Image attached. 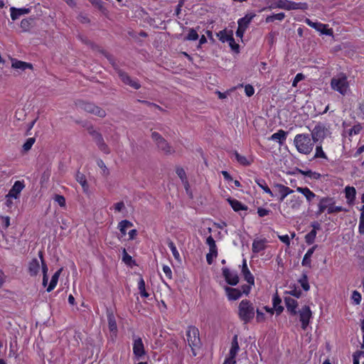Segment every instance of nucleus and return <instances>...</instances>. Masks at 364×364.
<instances>
[{
  "label": "nucleus",
  "instance_id": "1",
  "mask_svg": "<svg viewBox=\"0 0 364 364\" xmlns=\"http://www.w3.org/2000/svg\"><path fill=\"white\" fill-rule=\"evenodd\" d=\"M311 140L309 134H299L294 137V144L300 154L308 155L312 151L314 146V142Z\"/></svg>",
  "mask_w": 364,
  "mask_h": 364
},
{
  "label": "nucleus",
  "instance_id": "2",
  "mask_svg": "<svg viewBox=\"0 0 364 364\" xmlns=\"http://www.w3.org/2000/svg\"><path fill=\"white\" fill-rule=\"evenodd\" d=\"M255 309L253 304L248 299L242 300L238 306V316L240 319L247 324L254 318Z\"/></svg>",
  "mask_w": 364,
  "mask_h": 364
},
{
  "label": "nucleus",
  "instance_id": "3",
  "mask_svg": "<svg viewBox=\"0 0 364 364\" xmlns=\"http://www.w3.org/2000/svg\"><path fill=\"white\" fill-rule=\"evenodd\" d=\"M151 137L154 141L158 151L166 155H170L175 152L171 144L157 132H152Z\"/></svg>",
  "mask_w": 364,
  "mask_h": 364
},
{
  "label": "nucleus",
  "instance_id": "4",
  "mask_svg": "<svg viewBox=\"0 0 364 364\" xmlns=\"http://www.w3.org/2000/svg\"><path fill=\"white\" fill-rule=\"evenodd\" d=\"M186 337L189 346L191 348L193 355H196L195 348H200L201 343L199 337V331L195 326H188Z\"/></svg>",
  "mask_w": 364,
  "mask_h": 364
},
{
  "label": "nucleus",
  "instance_id": "5",
  "mask_svg": "<svg viewBox=\"0 0 364 364\" xmlns=\"http://www.w3.org/2000/svg\"><path fill=\"white\" fill-rule=\"evenodd\" d=\"M331 85L334 90L345 95L348 88L346 75L343 73H340L336 77L332 78Z\"/></svg>",
  "mask_w": 364,
  "mask_h": 364
},
{
  "label": "nucleus",
  "instance_id": "6",
  "mask_svg": "<svg viewBox=\"0 0 364 364\" xmlns=\"http://www.w3.org/2000/svg\"><path fill=\"white\" fill-rule=\"evenodd\" d=\"M328 132V129L322 123H318L312 130H311V139L316 144L320 141L321 143L326 138Z\"/></svg>",
  "mask_w": 364,
  "mask_h": 364
},
{
  "label": "nucleus",
  "instance_id": "7",
  "mask_svg": "<svg viewBox=\"0 0 364 364\" xmlns=\"http://www.w3.org/2000/svg\"><path fill=\"white\" fill-rule=\"evenodd\" d=\"M133 353L137 359H140L146 354L142 339L137 336L133 335Z\"/></svg>",
  "mask_w": 364,
  "mask_h": 364
},
{
  "label": "nucleus",
  "instance_id": "8",
  "mask_svg": "<svg viewBox=\"0 0 364 364\" xmlns=\"http://www.w3.org/2000/svg\"><path fill=\"white\" fill-rule=\"evenodd\" d=\"M317 199H318V210L316 213L317 216L321 215L326 210H328L331 205L336 203L335 199L328 196L322 198L317 196Z\"/></svg>",
  "mask_w": 364,
  "mask_h": 364
},
{
  "label": "nucleus",
  "instance_id": "9",
  "mask_svg": "<svg viewBox=\"0 0 364 364\" xmlns=\"http://www.w3.org/2000/svg\"><path fill=\"white\" fill-rule=\"evenodd\" d=\"M206 244L209 246V252L206 255V261L208 264H212L213 257H217L218 256V247L212 236L207 237Z\"/></svg>",
  "mask_w": 364,
  "mask_h": 364
},
{
  "label": "nucleus",
  "instance_id": "10",
  "mask_svg": "<svg viewBox=\"0 0 364 364\" xmlns=\"http://www.w3.org/2000/svg\"><path fill=\"white\" fill-rule=\"evenodd\" d=\"M299 320L301 323V328L306 330L309 324L310 318L312 316V312L309 306H304L299 311Z\"/></svg>",
  "mask_w": 364,
  "mask_h": 364
},
{
  "label": "nucleus",
  "instance_id": "11",
  "mask_svg": "<svg viewBox=\"0 0 364 364\" xmlns=\"http://www.w3.org/2000/svg\"><path fill=\"white\" fill-rule=\"evenodd\" d=\"M92 141L97 146L98 149L103 153L108 154L110 153V149L108 145L105 142V140L100 133L92 130Z\"/></svg>",
  "mask_w": 364,
  "mask_h": 364
},
{
  "label": "nucleus",
  "instance_id": "12",
  "mask_svg": "<svg viewBox=\"0 0 364 364\" xmlns=\"http://www.w3.org/2000/svg\"><path fill=\"white\" fill-rule=\"evenodd\" d=\"M274 194L279 196V201L282 202L284 198L294 192L289 187L280 183H276L274 186Z\"/></svg>",
  "mask_w": 364,
  "mask_h": 364
},
{
  "label": "nucleus",
  "instance_id": "13",
  "mask_svg": "<svg viewBox=\"0 0 364 364\" xmlns=\"http://www.w3.org/2000/svg\"><path fill=\"white\" fill-rule=\"evenodd\" d=\"M305 23L316 29L317 31H319L321 34H325L326 36L333 35L332 29L327 28V25L323 24L320 22H313L309 18H306Z\"/></svg>",
  "mask_w": 364,
  "mask_h": 364
},
{
  "label": "nucleus",
  "instance_id": "14",
  "mask_svg": "<svg viewBox=\"0 0 364 364\" xmlns=\"http://www.w3.org/2000/svg\"><path fill=\"white\" fill-rule=\"evenodd\" d=\"M223 276L224 277L225 282L231 285L235 286L239 282V277L237 272H232L228 267H223L222 269Z\"/></svg>",
  "mask_w": 364,
  "mask_h": 364
},
{
  "label": "nucleus",
  "instance_id": "15",
  "mask_svg": "<svg viewBox=\"0 0 364 364\" xmlns=\"http://www.w3.org/2000/svg\"><path fill=\"white\" fill-rule=\"evenodd\" d=\"M117 75L125 85H129L135 90H138L141 87V85L137 81L132 80L128 73L124 70H118Z\"/></svg>",
  "mask_w": 364,
  "mask_h": 364
},
{
  "label": "nucleus",
  "instance_id": "16",
  "mask_svg": "<svg viewBox=\"0 0 364 364\" xmlns=\"http://www.w3.org/2000/svg\"><path fill=\"white\" fill-rule=\"evenodd\" d=\"M284 303L287 307V311L291 315L295 316L297 314L298 311H296L298 307V302L290 296L284 297Z\"/></svg>",
  "mask_w": 364,
  "mask_h": 364
},
{
  "label": "nucleus",
  "instance_id": "17",
  "mask_svg": "<svg viewBox=\"0 0 364 364\" xmlns=\"http://www.w3.org/2000/svg\"><path fill=\"white\" fill-rule=\"evenodd\" d=\"M23 188L24 185L23 182L19 181H16L9 191V193L6 196V198H17Z\"/></svg>",
  "mask_w": 364,
  "mask_h": 364
},
{
  "label": "nucleus",
  "instance_id": "18",
  "mask_svg": "<svg viewBox=\"0 0 364 364\" xmlns=\"http://www.w3.org/2000/svg\"><path fill=\"white\" fill-rule=\"evenodd\" d=\"M10 11L11 19L15 21L18 19L21 16L29 14L31 12V9L28 8L16 9L15 7H11L10 9Z\"/></svg>",
  "mask_w": 364,
  "mask_h": 364
},
{
  "label": "nucleus",
  "instance_id": "19",
  "mask_svg": "<svg viewBox=\"0 0 364 364\" xmlns=\"http://www.w3.org/2000/svg\"><path fill=\"white\" fill-rule=\"evenodd\" d=\"M225 290L229 300H237L242 296V291L239 289L225 287Z\"/></svg>",
  "mask_w": 364,
  "mask_h": 364
},
{
  "label": "nucleus",
  "instance_id": "20",
  "mask_svg": "<svg viewBox=\"0 0 364 364\" xmlns=\"http://www.w3.org/2000/svg\"><path fill=\"white\" fill-rule=\"evenodd\" d=\"M40 264L39 261L36 258H33L28 263V272L31 277L36 276L39 272Z\"/></svg>",
  "mask_w": 364,
  "mask_h": 364
},
{
  "label": "nucleus",
  "instance_id": "21",
  "mask_svg": "<svg viewBox=\"0 0 364 364\" xmlns=\"http://www.w3.org/2000/svg\"><path fill=\"white\" fill-rule=\"evenodd\" d=\"M267 239L255 240L252 242V252L254 253H259L266 248Z\"/></svg>",
  "mask_w": 364,
  "mask_h": 364
},
{
  "label": "nucleus",
  "instance_id": "22",
  "mask_svg": "<svg viewBox=\"0 0 364 364\" xmlns=\"http://www.w3.org/2000/svg\"><path fill=\"white\" fill-rule=\"evenodd\" d=\"M296 191L302 193L305 196L309 203H310L314 198H317L318 196L314 192H312L308 187H297Z\"/></svg>",
  "mask_w": 364,
  "mask_h": 364
},
{
  "label": "nucleus",
  "instance_id": "23",
  "mask_svg": "<svg viewBox=\"0 0 364 364\" xmlns=\"http://www.w3.org/2000/svg\"><path fill=\"white\" fill-rule=\"evenodd\" d=\"M255 16V14L253 13L246 14L244 17L238 20V26L246 30Z\"/></svg>",
  "mask_w": 364,
  "mask_h": 364
},
{
  "label": "nucleus",
  "instance_id": "24",
  "mask_svg": "<svg viewBox=\"0 0 364 364\" xmlns=\"http://www.w3.org/2000/svg\"><path fill=\"white\" fill-rule=\"evenodd\" d=\"M108 327L111 332V336L112 339L117 337V326L114 316L112 314L108 315Z\"/></svg>",
  "mask_w": 364,
  "mask_h": 364
},
{
  "label": "nucleus",
  "instance_id": "25",
  "mask_svg": "<svg viewBox=\"0 0 364 364\" xmlns=\"http://www.w3.org/2000/svg\"><path fill=\"white\" fill-rule=\"evenodd\" d=\"M346 198L349 205H353L355 199L356 190L353 186H346L345 188Z\"/></svg>",
  "mask_w": 364,
  "mask_h": 364
},
{
  "label": "nucleus",
  "instance_id": "26",
  "mask_svg": "<svg viewBox=\"0 0 364 364\" xmlns=\"http://www.w3.org/2000/svg\"><path fill=\"white\" fill-rule=\"evenodd\" d=\"M228 202L235 212H238L240 210H247L248 208L247 205L242 204L240 201L235 198H230L228 199Z\"/></svg>",
  "mask_w": 364,
  "mask_h": 364
},
{
  "label": "nucleus",
  "instance_id": "27",
  "mask_svg": "<svg viewBox=\"0 0 364 364\" xmlns=\"http://www.w3.org/2000/svg\"><path fill=\"white\" fill-rule=\"evenodd\" d=\"M77 181L82 186L83 191L89 196V185L84 173L77 171L76 174Z\"/></svg>",
  "mask_w": 364,
  "mask_h": 364
},
{
  "label": "nucleus",
  "instance_id": "28",
  "mask_svg": "<svg viewBox=\"0 0 364 364\" xmlns=\"http://www.w3.org/2000/svg\"><path fill=\"white\" fill-rule=\"evenodd\" d=\"M281 304L282 299L279 296L278 294L276 293L272 298V304L277 315H280L284 311V307L281 305Z\"/></svg>",
  "mask_w": 364,
  "mask_h": 364
},
{
  "label": "nucleus",
  "instance_id": "29",
  "mask_svg": "<svg viewBox=\"0 0 364 364\" xmlns=\"http://www.w3.org/2000/svg\"><path fill=\"white\" fill-rule=\"evenodd\" d=\"M302 203V200L301 198L298 196H292L291 199L289 200L287 204L289 205L290 208L292 210H298L301 207Z\"/></svg>",
  "mask_w": 364,
  "mask_h": 364
},
{
  "label": "nucleus",
  "instance_id": "30",
  "mask_svg": "<svg viewBox=\"0 0 364 364\" xmlns=\"http://www.w3.org/2000/svg\"><path fill=\"white\" fill-rule=\"evenodd\" d=\"M317 247L318 246L316 245L308 250V251L305 254V255L303 258V260L301 262V264L303 266H306V267H311V257Z\"/></svg>",
  "mask_w": 364,
  "mask_h": 364
},
{
  "label": "nucleus",
  "instance_id": "31",
  "mask_svg": "<svg viewBox=\"0 0 364 364\" xmlns=\"http://www.w3.org/2000/svg\"><path fill=\"white\" fill-rule=\"evenodd\" d=\"M35 19L36 18L34 17H30L28 18H23L21 21V24H20V26L22 28V31L23 32L29 31L33 25Z\"/></svg>",
  "mask_w": 364,
  "mask_h": 364
},
{
  "label": "nucleus",
  "instance_id": "32",
  "mask_svg": "<svg viewBox=\"0 0 364 364\" xmlns=\"http://www.w3.org/2000/svg\"><path fill=\"white\" fill-rule=\"evenodd\" d=\"M287 133L285 131H284L282 129H280L277 132L273 134L270 136V139H272V140H278L279 143L280 144H282L283 142L287 139Z\"/></svg>",
  "mask_w": 364,
  "mask_h": 364
},
{
  "label": "nucleus",
  "instance_id": "33",
  "mask_svg": "<svg viewBox=\"0 0 364 364\" xmlns=\"http://www.w3.org/2000/svg\"><path fill=\"white\" fill-rule=\"evenodd\" d=\"M12 67L16 69L25 70L27 68L32 69L33 65L23 61L15 60L12 62Z\"/></svg>",
  "mask_w": 364,
  "mask_h": 364
},
{
  "label": "nucleus",
  "instance_id": "34",
  "mask_svg": "<svg viewBox=\"0 0 364 364\" xmlns=\"http://www.w3.org/2000/svg\"><path fill=\"white\" fill-rule=\"evenodd\" d=\"M239 350L240 346L238 343L237 335H235L232 339L231 348L230 349L229 354H230L232 356L237 355Z\"/></svg>",
  "mask_w": 364,
  "mask_h": 364
},
{
  "label": "nucleus",
  "instance_id": "35",
  "mask_svg": "<svg viewBox=\"0 0 364 364\" xmlns=\"http://www.w3.org/2000/svg\"><path fill=\"white\" fill-rule=\"evenodd\" d=\"M255 182L265 193H268L271 197L277 196V194H274L264 179L257 178L255 180Z\"/></svg>",
  "mask_w": 364,
  "mask_h": 364
},
{
  "label": "nucleus",
  "instance_id": "36",
  "mask_svg": "<svg viewBox=\"0 0 364 364\" xmlns=\"http://www.w3.org/2000/svg\"><path fill=\"white\" fill-rule=\"evenodd\" d=\"M61 269L58 270L56 272L54 273V274L52 276L51 280L50 282V284L47 288V291L50 292L54 288L56 287L58 284V281L61 272Z\"/></svg>",
  "mask_w": 364,
  "mask_h": 364
},
{
  "label": "nucleus",
  "instance_id": "37",
  "mask_svg": "<svg viewBox=\"0 0 364 364\" xmlns=\"http://www.w3.org/2000/svg\"><path fill=\"white\" fill-rule=\"evenodd\" d=\"M298 282L301 284V287L304 291H307L309 290L310 286L306 272H303L301 277L298 280Z\"/></svg>",
  "mask_w": 364,
  "mask_h": 364
},
{
  "label": "nucleus",
  "instance_id": "38",
  "mask_svg": "<svg viewBox=\"0 0 364 364\" xmlns=\"http://www.w3.org/2000/svg\"><path fill=\"white\" fill-rule=\"evenodd\" d=\"M97 51L101 52L107 58V59L109 60V63L112 65V66L113 67L117 73H118V70H122L119 68L114 58L112 55L109 54L106 51L100 50V49H97Z\"/></svg>",
  "mask_w": 364,
  "mask_h": 364
},
{
  "label": "nucleus",
  "instance_id": "39",
  "mask_svg": "<svg viewBox=\"0 0 364 364\" xmlns=\"http://www.w3.org/2000/svg\"><path fill=\"white\" fill-rule=\"evenodd\" d=\"M133 226V223L127 220H122L119 225L118 228L122 233V236H124L127 234V229Z\"/></svg>",
  "mask_w": 364,
  "mask_h": 364
},
{
  "label": "nucleus",
  "instance_id": "40",
  "mask_svg": "<svg viewBox=\"0 0 364 364\" xmlns=\"http://www.w3.org/2000/svg\"><path fill=\"white\" fill-rule=\"evenodd\" d=\"M231 36H233L232 31H228L226 29L222 30L217 33L219 40L223 43L227 42Z\"/></svg>",
  "mask_w": 364,
  "mask_h": 364
},
{
  "label": "nucleus",
  "instance_id": "41",
  "mask_svg": "<svg viewBox=\"0 0 364 364\" xmlns=\"http://www.w3.org/2000/svg\"><path fill=\"white\" fill-rule=\"evenodd\" d=\"M166 242H167V245H168V247L170 248L174 258L177 261H181L180 254L178 252L176 247L175 244L173 243V242L170 239H167Z\"/></svg>",
  "mask_w": 364,
  "mask_h": 364
},
{
  "label": "nucleus",
  "instance_id": "42",
  "mask_svg": "<svg viewBox=\"0 0 364 364\" xmlns=\"http://www.w3.org/2000/svg\"><path fill=\"white\" fill-rule=\"evenodd\" d=\"M288 10L301 9L306 10L308 8L306 3H296L294 1H289Z\"/></svg>",
  "mask_w": 364,
  "mask_h": 364
},
{
  "label": "nucleus",
  "instance_id": "43",
  "mask_svg": "<svg viewBox=\"0 0 364 364\" xmlns=\"http://www.w3.org/2000/svg\"><path fill=\"white\" fill-rule=\"evenodd\" d=\"M75 105L77 109L85 110L87 112H91V105L89 102H86L82 100H77L75 102Z\"/></svg>",
  "mask_w": 364,
  "mask_h": 364
},
{
  "label": "nucleus",
  "instance_id": "44",
  "mask_svg": "<svg viewBox=\"0 0 364 364\" xmlns=\"http://www.w3.org/2000/svg\"><path fill=\"white\" fill-rule=\"evenodd\" d=\"M285 17L284 13H279L273 15H270L266 17L265 22L266 23H271L276 20L277 21H282Z\"/></svg>",
  "mask_w": 364,
  "mask_h": 364
},
{
  "label": "nucleus",
  "instance_id": "45",
  "mask_svg": "<svg viewBox=\"0 0 364 364\" xmlns=\"http://www.w3.org/2000/svg\"><path fill=\"white\" fill-rule=\"evenodd\" d=\"M138 288L139 290V294L142 297L147 298L149 294L146 292L145 289V282L142 277H140L139 283H138Z\"/></svg>",
  "mask_w": 364,
  "mask_h": 364
},
{
  "label": "nucleus",
  "instance_id": "46",
  "mask_svg": "<svg viewBox=\"0 0 364 364\" xmlns=\"http://www.w3.org/2000/svg\"><path fill=\"white\" fill-rule=\"evenodd\" d=\"M234 155L235 159L238 163H240L242 166H249L251 162L249 161L247 158L244 156L240 155L237 151H235Z\"/></svg>",
  "mask_w": 364,
  "mask_h": 364
},
{
  "label": "nucleus",
  "instance_id": "47",
  "mask_svg": "<svg viewBox=\"0 0 364 364\" xmlns=\"http://www.w3.org/2000/svg\"><path fill=\"white\" fill-rule=\"evenodd\" d=\"M242 274L244 277L245 280L250 284V285H255V278L254 276L252 274L250 271L246 270L242 272Z\"/></svg>",
  "mask_w": 364,
  "mask_h": 364
},
{
  "label": "nucleus",
  "instance_id": "48",
  "mask_svg": "<svg viewBox=\"0 0 364 364\" xmlns=\"http://www.w3.org/2000/svg\"><path fill=\"white\" fill-rule=\"evenodd\" d=\"M314 158V159L322 158V159H328L326 154L323 151L321 143H319V144L316 145V154H315Z\"/></svg>",
  "mask_w": 364,
  "mask_h": 364
},
{
  "label": "nucleus",
  "instance_id": "49",
  "mask_svg": "<svg viewBox=\"0 0 364 364\" xmlns=\"http://www.w3.org/2000/svg\"><path fill=\"white\" fill-rule=\"evenodd\" d=\"M316 236V231L315 230H311L308 234L305 236V241L308 245H311L314 242L315 238Z\"/></svg>",
  "mask_w": 364,
  "mask_h": 364
},
{
  "label": "nucleus",
  "instance_id": "50",
  "mask_svg": "<svg viewBox=\"0 0 364 364\" xmlns=\"http://www.w3.org/2000/svg\"><path fill=\"white\" fill-rule=\"evenodd\" d=\"M198 34L194 28H190L188 35L185 37V41H196L198 38Z\"/></svg>",
  "mask_w": 364,
  "mask_h": 364
},
{
  "label": "nucleus",
  "instance_id": "51",
  "mask_svg": "<svg viewBox=\"0 0 364 364\" xmlns=\"http://www.w3.org/2000/svg\"><path fill=\"white\" fill-rule=\"evenodd\" d=\"M341 211L347 212L348 210L343 208L342 206H336L334 204V205H331V206L328 209L327 213L328 214H333V213H339Z\"/></svg>",
  "mask_w": 364,
  "mask_h": 364
},
{
  "label": "nucleus",
  "instance_id": "52",
  "mask_svg": "<svg viewBox=\"0 0 364 364\" xmlns=\"http://www.w3.org/2000/svg\"><path fill=\"white\" fill-rule=\"evenodd\" d=\"M38 257L41 262L43 275H47L48 268V266H47V264L44 260V258H43V251L38 252Z\"/></svg>",
  "mask_w": 364,
  "mask_h": 364
},
{
  "label": "nucleus",
  "instance_id": "53",
  "mask_svg": "<svg viewBox=\"0 0 364 364\" xmlns=\"http://www.w3.org/2000/svg\"><path fill=\"white\" fill-rule=\"evenodd\" d=\"M92 114L101 118H103L106 116L105 110L97 106L92 107Z\"/></svg>",
  "mask_w": 364,
  "mask_h": 364
},
{
  "label": "nucleus",
  "instance_id": "54",
  "mask_svg": "<svg viewBox=\"0 0 364 364\" xmlns=\"http://www.w3.org/2000/svg\"><path fill=\"white\" fill-rule=\"evenodd\" d=\"M227 42H228L230 47L233 51L235 53L240 52V46L237 43H235L233 36H231Z\"/></svg>",
  "mask_w": 364,
  "mask_h": 364
},
{
  "label": "nucleus",
  "instance_id": "55",
  "mask_svg": "<svg viewBox=\"0 0 364 364\" xmlns=\"http://www.w3.org/2000/svg\"><path fill=\"white\" fill-rule=\"evenodd\" d=\"M35 138L33 137H31V138H28L26 141L23 144V149L24 151H29L32 146L33 145V144L35 143Z\"/></svg>",
  "mask_w": 364,
  "mask_h": 364
},
{
  "label": "nucleus",
  "instance_id": "56",
  "mask_svg": "<svg viewBox=\"0 0 364 364\" xmlns=\"http://www.w3.org/2000/svg\"><path fill=\"white\" fill-rule=\"evenodd\" d=\"M279 35L277 31H271L267 36V40L270 46H272L275 43V38Z\"/></svg>",
  "mask_w": 364,
  "mask_h": 364
},
{
  "label": "nucleus",
  "instance_id": "57",
  "mask_svg": "<svg viewBox=\"0 0 364 364\" xmlns=\"http://www.w3.org/2000/svg\"><path fill=\"white\" fill-rule=\"evenodd\" d=\"M288 4H289V1H287V0H279V1L277 2V4L275 6H271L269 7V9L277 7V8L288 10V8H289Z\"/></svg>",
  "mask_w": 364,
  "mask_h": 364
},
{
  "label": "nucleus",
  "instance_id": "58",
  "mask_svg": "<svg viewBox=\"0 0 364 364\" xmlns=\"http://www.w3.org/2000/svg\"><path fill=\"white\" fill-rule=\"evenodd\" d=\"M97 164L98 166L102 169V174L104 176H108L109 173V171L108 168H107V166H105L103 161L101 159H98L97 161Z\"/></svg>",
  "mask_w": 364,
  "mask_h": 364
},
{
  "label": "nucleus",
  "instance_id": "59",
  "mask_svg": "<svg viewBox=\"0 0 364 364\" xmlns=\"http://www.w3.org/2000/svg\"><path fill=\"white\" fill-rule=\"evenodd\" d=\"M138 102H141V103H143L149 107H154L161 112H166L165 109H164L162 107H161L159 105L155 104V103H153V102H149V101H146V100H138Z\"/></svg>",
  "mask_w": 364,
  "mask_h": 364
},
{
  "label": "nucleus",
  "instance_id": "60",
  "mask_svg": "<svg viewBox=\"0 0 364 364\" xmlns=\"http://www.w3.org/2000/svg\"><path fill=\"white\" fill-rule=\"evenodd\" d=\"M92 5H95L101 12L105 14L106 8L103 6V3L100 0H92Z\"/></svg>",
  "mask_w": 364,
  "mask_h": 364
},
{
  "label": "nucleus",
  "instance_id": "61",
  "mask_svg": "<svg viewBox=\"0 0 364 364\" xmlns=\"http://www.w3.org/2000/svg\"><path fill=\"white\" fill-rule=\"evenodd\" d=\"M362 130V126L358 124L356 125H354L351 129H349L348 134L350 136H352L353 134H358Z\"/></svg>",
  "mask_w": 364,
  "mask_h": 364
},
{
  "label": "nucleus",
  "instance_id": "62",
  "mask_svg": "<svg viewBox=\"0 0 364 364\" xmlns=\"http://www.w3.org/2000/svg\"><path fill=\"white\" fill-rule=\"evenodd\" d=\"M351 298L355 304H359L361 301L362 296L358 291H353Z\"/></svg>",
  "mask_w": 364,
  "mask_h": 364
},
{
  "label": "nucleus",
  "instance_id": "63",
  "mask_svg": "<svg viewBox=\"0 0 364 364\" xmlns=\"http://www.w3.org/2000/svg\"><path fill=\"white\" fill-rule=\"evenodd\" d=\"M122 261L127 264H130L132 262H134L132 257L127 252L124 248L123 249Z\"/></svg>",
  "mask_w": 364,
  "mask_h": 364
},
{
  "label": "nucleus",
  "instance_id": "64",
  "mask_svg": "<svg viewBox=\"0 0 364 364\" xmlns=\"http://www.w3.org/2000/svg\"><path fill=\"white\" fill-rule=\"evenodd\" d=\"M54 199L60 207H64L65 205V198L64 196L56 194Z\"/></svg>",
  "mask_w": 364,
  "mask_h": 364
}]
</instances>
